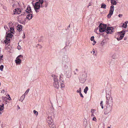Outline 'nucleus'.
Masks as SVG:
<instances>
[{
  "instance_id": "1",
  "label": "nucleus",
  "mask_w": 128,
  "mask_h": 128,
  "mask_svg": "<svg viewBox=\"0 0 128 128\" xmlns=\"http://www.w3.org/2000/svg\"><path fill=\"white\" fill-rule=\"evenodd\" d=\"M51 76L53 79V85L54 86L55 88L58 89L60 86L59 84H60V82L58 81V80L57 78V76L54 74H52Z\"/></svg>"
},
{
  "instance_id": "2",
  "label": "nucleus",
  "mask_w": 128,
  "mask_h": 128,
  "mask_svg": "<svg viewBox=\"0 0 128 128\" xmlns=\"http://www.w3.org/2000/svg\"><path fill=\"white\" fill-rule=\"evenodd\" d=\"M65 69L66 70V76L67 77L69 78L71 76L72 70L71 67L69 65L68 66H64Z\"/></svg>"
},
{
  "instance_id": "3",
  "label": "nucleus",
  "mask_w": 128,
  "mask_h": 128,
  "mask_svg": "<svg viewBox=\"0 0 128 128\" xmlns=\"http://www.w3.org/2000/svg\"><path fill=\"white\" fill-rule=\"evenodd\" d=\"M69 58L66 55L63 56L61 59V62L62 64H64V66L66 65L67 66L66 64H68L69 62Z\"/></svg>"
},
{
  "instance_id": "4",
  "label": "nucleus",
  "mask_w": 128,
  "mask_h": 128,
  "mask_svg": "<svg viewBox=\"0 0 128 128\" xmlns=\"http://www.w3.org/2000/svg\"><path fill=\"white\" fill-rule=\"evenodd\" d=\"M87 74L85 73H83L80 74L79 78L80 82L84 83L86 80Z\"/></svg>"
},
{
  "instance_id": "5",
  "label": "nucleus",
  "mask_w": 128,
  "mask_h": 128,
  "mask_svg": "<svg viewBox=\"0 0 128 128\" xmlns=\"http://www.w3.org/2000/svg\"><path fill=\"white\" fill-rule=\"evenodd\" d=\"M106 26H107L106 24H102V23L100 24L98 27L99 29V32H102L105 31Z\"/></svg>"
},
{
  "instance_id": "6",
  "label": "nucleus",
  "mask_w": 128,
  "mask_h": 128,
  "mask_svg": "<svg viewBox=\"0 0 128 128\" xmlns=\"http://www.w3.org/2000/svg\"><path fill=\"white\" fill-rule=\"evenodd\" d=\"M41 7V6L38 2H36L34 6V9L36 13L39 12V9Z\"/></svg>"
},
{
  "instance_id": "7",
  "label": "nucleus",
  "mask_w": 128,
  "mask_h": 128,
  "mask_svg": "<svg viewBox=\"0 0 128 128\" xmlns=\"http://www.w3.org/2000/svg\"><path fill=\"white\" fill-rule=\"evenodd\" d=\"M125 31L124 30H122L121 31L118 32V34L120 36L119 38H117L118 40H120L123 38L124 37V35L125 33Z\"/></svg>"
},
{
  "instance_id": "8",
  "label": "nucleus",
  "mask_w": 128,
  "mask_h": 128,
  "mask_svg": "<svg viewBox=\"0 0 128 128\" xmlns=\"http://www.w3.org/2000/svg\"><path fill=\"white\" fill-rule=\"evenodd\" d=\"M106 103L107 104L109 105L112 104V98L110 96L108 95L106 96Z\"/></svg>"
},
{
  "instance_id": "9",
  "label": "nucleus",
  "mask_w": 128,
  "mask_h": 128,
  "mask_svg": "<svg viewBox=\"0 0 128 128\" xmlns=\"http://www.w3.org/2000/svg\"><path fill=\"white\" fill-rule=\"evenodd\" d=\"M112 109V106H107L106 108L104 110V114L105 115L109 113Z\"/></svg>"
},
{
  "instance_id": "10",
  "label": "nucleus",
  "mask_w": 128,
  "mask_h": 128,
  "mask_svg": "<svg viewBox=\"0 0 128 128\" xmlns=\"http://www.w3.org/2000/svg\"><path fill=\"white\" fill-rule=\"evenodd\" d=\"M58 81L60 82V87L61 88L64 87V85L63 82V79L61 75H60V79L59 80H58Z\"/></svg>"
},
{
  "instance_id": "11",
  "label": "nucleus",
  "mask_w": 128,
  "mask_h": 128,
  "mask_svg": "<svg viewBox=\"0 0 128 128\" xmlns=\"http://www.w3.org/2000/svg\"><path fill=\"white\" fill-rule=\"evenodd\" d=\"M114 28L112 27H108L106 30V32L108 34H112L113 32Z\"/></svg>"
},
{
  "instance_id": "12",
  "label": "nucleus",
  "mask_w": 128,
  "mask_h": 128,
  "mask_svg": "<svg viewBox=\"0 0 128 128\" xmlns=\"http://www.w3.org/2000/svg\"><path fill=\"white\" fill-rule=\"evenodd\" d=\"M21 11V10L19 8L18 9V8L17 9H14V14H20Z\"/></svg>"
},
{
  "instance_id": "13",
  "label": "nucleus",
  "mask_w": 128,
  "mask_h": 128,
  "mask_svg": "<svg viewBox=\"0 0 128 128\" xmlns=\"http://www.w3.org/2000/svg\"><path fill=\"white\" fill-rule=\"evenodd\" d=\"M26 12L28 13H32V12L31 10V8L30 6L28 7L26 10Z\"/></svg>"
},
{
  "instance_id": "14",
  "label": "nucleus",
  "mask_w": 128,
  "mask_h": 128,
  "mask_svg": "<svg viewBox=\"0 0 128 128\" xmlns=\"http://www.w3.org/2000/svg\"><path fill=\"white\" fill-rule=\"evenodd\" d=\"M114 10V6L113 5H112L110 6V10L109 11L110 14H112Z\"/></svg>"
},
{
  "instance_id": "15",
  "label": "nucleus",
  "mask_w": 128,
  "mask_h": 128,
  "mask_svg": "<svg viewBox=\"0 0 128 128\" xmlns=\"http://www.w3.org/2000/svg\"><path fill=\"white\" fill-rule=\"evenodd\" d=\"M13 0L12 3L13 4L12 5V6L14 8H15L16 7V6L18 5V3L17 1H15V0Z\"/></svg>"
},
{
  "instance_id": "16",
  "label": "nucleus",
  "mask_w": 128,
  "mask_h": 128,
  "mask_svg": "<svg viewBox=\"0 0 128 128\" xmlns=\"http://www.w3.org/2000/svg\"><path fill=\"white\" fill-rule=\"evenodd\" d=\"M32 14L31 13V14H28L26 16V18L28 19L29 20H30L32 18Z\"/></svg>"
},
{
  "instance_id": "17",
  "label": "nucleus",
  "mask_w": 128,
  "mask_h": 128,
  "mask_svg": "<svg viewBox=\"0 0 128 128\" xmlns=\"http://www.w3.org/2000/svg\"><path fill=\"white\" fill-rule=\"evenodd\" d=\"M47 122L48 124L51 123L53 122V120L50 117L48 116L47 118Z\"/></svg>"
},
{
  "instance_id": "18",
  "label": "nucleus",
  "mask_w": 128,
  "mask_h": 128,
  "mask_svg": "<svg viewBox=\"0 0 128 128\" xmlns=\"http://www.w3.org/2000/svg\"><path fill=\"white\" fill-rule=\"evenodd\" d=\"M48 1L46 0H44V2L43 4V5H44V7H45V8H46L48 6Z\"/></svg>"
},
{
  "instance_id": "19",
  "label": "nucleus",
  "mask_w": 128,
  "mask_h": 128,
  "mask_svg": "<svg viewBox=\"0 0 128 128\" xmlns=\"http://www.w3.org/2000/svg\"><path fill=\"white\" fill-rule=\"evenodd\" d=\"M48 124L50 128H56L55 125L52 122Z\"/></svg>"
},
{
  "instance_id": "20",
  "label": "nucleus",
  "mask_w": 128,
  "mask_h": 128,
  "mask_svg": "<svg viewBox=\"0 0 128 128\" xmlns=\"http://www.w3.org/2000/svg\"><path fill=\"white\" fill-rule=\"evenodd\" d=\"M6 34H7L6 36V38H12L13 36V35L11 34L10 33H8L7 34V33L6 32Z\"/></svg>"
},
{
  "instance_id": "21",
  "label": "nucleus",
  "mask_w": 128,
  "mask_h": 128,
  "mask_svg": "<svg viewBox=\"0 0 128 128\" xmlns=\"http://www.w3.org/2000/svg\"><path fill=\"white\" fill-rule=\"evenodd\" d=\"M10 42V38H6V40H4V42L5 44H8Z\"/></svg>"
},
{
  "instance_id": "22",
  "label": "nucleus",
  "mask_w": 128,
  "mask_h": 128,
  "mask_svg": "<svg viewBox=\"0 0 128 128\" xmlns=\"http://www.w3.org/2000/svg\"><path fill=\"white\" fill-rule=\"evenodd\" d=\"M17 27V29L19 32H20L22 30V25L19 24L18 26Z\"/></svg>"
},
{
  "instance_id": "23",
  "label": "nucleus",
  "mask_w": 128,
  "mask_h": 128,
  "mask_svg": "<svg viewBox=\"0 0 128 128\" xmlns=\"http://www.w3.org/2000/svg\"><path fill=\"white\" fill-rule=\"evenodd\" d=\"M40 4H41V7L43 8L44 7V5H43V4L44 2V1L43 0H39V2Z\"/></svg>"
},
{
  "instance_id": "24",
  "label": "nucleus",
  "mask_w": 128,
  "mask_h": 128,
  "mask_svg": "<svg viewBox=\"0 0 128 128\" xmlns=\"http://www.w3.org/2000/svg\"><path fill=\"white\" fill-rule=\"evenodd\" d=\"M25 95H22L20 98L19 100V101H21L22 102L23 100H24V98H25Z\"/></svg>"
},
{
  "instance_id": "25",
  "label": "nucleus",
  "mask_w": 128,
  "mask_h": 128,
  "mask_svg": "<svg viewBox=\"0 0 128 128\" xmlns=\"http://www.w3.org/2000/svg\"><path fill=\"white\" fill-rule=\"evenodd\" d=\"M101 8H102L106 9V5L102 3L101 5Z\"/></svg>"
},
{
  "instance_id": "26",
  "label": "nucleus",
  "mask_w": 128,
  "mask_h": 128,
  "mask_svg": "<svg viewBox=\"0 0 128 128\" xmlns=\"http://www.w3.org/2000/svg\"><path fill=\"white\" fill-rule=\"evenodd\" d=\"M10 31L12 34H13L14 32V28L12 27L10 28Z\"/></svg>"
},
{
  "instance_id": "27",
  "label": "nucleus",
  "mask_w": 128,
  "mask_h": 128,
  "mask_svg": "<svg viewBox=\"0 0 128 128\" xmlns=\"http://www.w3.org/2000/svg\"><path fill=\"white\" fill-rule=\"evenodd\" d=\"M112 4L113 5H116L117 3V2L115 0H114L113 2H111Z\"/></svg>"
},
{
  "instance_id": "28",
  "label": "nucleus",
  "mask_w": 128,
  "mask_h": 128,
  "mask_svg": "<svg viewBox=\"0 0 128 128\" xmlns=\"http://www.w3.org/2000/svg\"><path fill=\"white\" fill-rule=\"evenodd\" d=\"M88 90V87L87 86H86L85 88L84 89V92L85 94H86L87 91Z\"/></svg>"
},
{
  "instance_id": "29",
  "label": "nucleus",
  "mask_w": 128,
  "mask_h": 128,
  "mask_svg": "<svg viewBox=\"0 0 128 128\" xmlns=\"http://www.w3.org/2000/svg\"><path fill=\"white\" fill-rule=\"evenodd\" d=\"M16 63V64H20L21 63V61H19V60H15Z\"/></svg>"
},
{
  "instance_id": "30",
  "label": "nucleus",
  "mask_w": 128,
  "mask_h": 128,
  "mask_svg": "<svg viewBox=\"0 0 128 128\" xmlns=\"http://www.w3.org/2000/svg\"><path fill=\"white\" fill-rule=\"evenodd\" d=\"M105 42L104 41V40H103L102 41V42L100 43L101 46H103L105 45Z\"/></svg>"
},
{
  "instance_id": "31",
  "label": "nucleus",
  "mask_w": 128,
  "mask_h": 128,
  "mask_svg": "<svg viewBox=\"0 0 128 128\" xmlns=\"http://www.w3.org/2000/svg\"><path fill=\"white\" fill-rule=\"evenodd\" d=\"M103 101H101L100 104V106H101L102 108V109H103L104 108V106H103Z\"/></svg>"
},
{
  "instance_id": "32",
  "label": "nucleus",
  "mask_w": 128,
  "mask_h": 128,
  "mask_svg": "<svg viewBox=\"0 0 128 128\" xmlns=\"http://www.w3.org/2000/svg\"><path fill=\"white\" fill-rule=\"evenodd\" d=\"M4 68V66L3 65H1L0 66V70L2 71L3 70V68Z\"/></svg>"
},
{
  "instance_id": "33",
  "label": "nucleus",
  "mask_w": 128,
  "mask_h": 128,
  "mask_svg": "<svg viewBox=\"0 0 128 128\" xmlns=\"http://www.w3.org/2000/svg\"><path fill=\"white\" fill-rule=\"evenodd\" d=\"M33 112L34 114H35L36 116L38 115V112L35 110H34Z\"/></svg>"
},
{
  "instance_id": "34",
  "label": "nucleus",
  "mask_w": 128,
  "mask_h": 128,
  "mask_svg": "<svg viewBox=\"0 0 128 128\" xmlns=\"http://www.w3.org/2000/svg\"><path fill=\"white\" fill-rule=\"evenodd\" d=\"M77 92L80 93L81 92V88H79V89L78 90H77Z\"/></svg>"
},
{
  "instance_id": "35",
  "label": "nucleus",
  "mask_w": 128,
  "mask_h": 128,
  "mask_svg": "<svg viewBox=\"0 0 128 128\" xmlns=\"http://www.w3.org/2000/svg\"><path fill=\"white\" fill-rule=\"evenodd\" d=\"M29 90V89H28L25 92V94L24 95H25L26 94H28V93Z\"/></svg>"
},
{
  "instance_id": "36",
  "label": "nucleus",
  "mask_w": 128,
  "mask_h": 128,
  "mask_svg": "<svg viewBox=\"0 0 128 128\" xmlns=\"http://www.w3.org/2000/svg\"><path fill=\"white\" fill-rule=\"evenodd\" d=\"M112 14H110V13L109 12V14H108L107 15V17L108 18H110V17H111V16L112 15Z\"/></svg>"
},
{
  "instance_id": "37",
  "label": "nucleus",
  "mask_w": 128,
  "mask_h": 128,
  "mask_svg": "<svg viewBox=\"0 0 128 128\" xmlns=\"http://www.w3.org/2000/svg\"><path fill=\"white\" fill-rule=\"evenodd\" d=\"M94 36H92L90 38V40L92 41H93L94 40Z\"/></svg>"
},
{
  "instance_id": "38",
  "label": "nucleus",
  "mask_w": 128,
  "mask_h": 128,
  "mask_svg": "<svg viewBox=\"0 0 128 128\" xmlns=\"http://www.w3.org/2000/svg\"><path fill=\"white\" fill-rule=\"evenodd\" d=\"M8 26L10 28L12 27L11 25L12 24V23L11 22H10L8 24Z\"/></svg>"
},
{
  "instance_id": "39",
  "label": "nucleus",
  "mask_w": 128,
  "mask_h": 128,
  "mask_svg": "<svg viewBox=\"0 0 128 128\" xmlns=\"http://www.w3.org/2000/svg\"><path fill=\"white\" fill-rule=\"evenodd\" d=\"M95 111V110L93 109H91V112L92 114L94 113V112Z\"/></svg>"
},
{
  "instance_id": "40",
  "label": "nucleus",
  "mask_w": 128,
  "mask_h": 128,
  "mask_svg": "<svg viewBox=\"0 0 128 128\" xmlns=\"http://www.w3.org/2000/svg\"><path fill=\"white\" fill-rule=\"evenodd\" d=\"M17 48L18 50H20L21 49V47L20 46L18 45V46L17 47Z\"/></svg>"
},
{
  "instance_id": "41",
  "label": "nucleus",
  "mask_w": 128,
  "mask_h": 128,
  "mask_svg": "<svg viewBox=\"0 0 128 128\" xmlns=\"http://www.w3.org/2000/svg\"><path fill=\"white\" fill-rule=\"evenodd\" d=\"M122 27L124 28H126L127 26H126L124 24V23L122 25Z\"/></svg>"
},
{
  "instance_id": "42",
  "label": "nucleus",
  "mask_w": 128,
  "mask_h": 128,
  "mask_svg": "<svg viewBox=\"0 0 128 128\" xmlns=\"http://www.w3.org/2000/svg\"><path fill=\"white\" fill-rule=\"evenodd\" d=\"M4 28L5 30H7V29H8V28L7 26H4Z\"/></svg>"
},
{
  "instance_id": "43",
  "label": "nucleus",
  "mask_w": 128,
  "mask_h": 128,
  "mask_svg": "<svg viewBox=\"0 0 128 128\" xmlns=\"http://www.w3.org/2000/svg\"><path fill=\"white\" fill-rule=\"evenodd\" d=\"M3 57V55H2L1 56H0V62H1V60H2V58Z\"/></svg>"
},
{
  "instance_id": "44",
  "label": "nucleus",
  "mask_w": 128,
  "mask_h": 128,
  "mask_svg": "<svg viewBox=\"0 0 128 128\" xmlns=\"http://www.w3.org/2000/svg\"><path fill=\"white\" fill-rule=\"evenodd\" d=\"M19 58H23V56L22 55H20L18 56Z\"/></svg>"
},
{
  "instance_id": "45",
  "label": "nucleus",
  "mask_w": 128,
  "mask_h": 128,
  "mask_svg": "<svg viewBox=\"0 0 128 128\" xmlns=\"http://www.w3.org/2000/svg\"><path fill=\"white\" fill-rule=\"evenodd\" d=\"M20 58H19L18 56L16 58V60H19V61H21V60Z\"/></svg>"
},
{
  "instance_id": "46",
  "label": "nucleus",
  "mask_w": 128,
  "mask_h": 128,
  "mask_svg": "<svg viewBox=\"0 0 128 128\" xmlns=\"http://www.w3.org/2000/svg\"><path fill=\"white\" fill-rule=\"evenodd\" d=\"M80 96L81 97H82V98H84V96H83L82 95V94L81 93V92L80 93Z\"/></svg>"
},
{
  "instance_id": "47",
  "label": "nucleus",
  "mask_w": 128,
  "mask_h": 128,
  "mask_svg": "<svg viewBox=\"0 0 128 128\" xmlns=\"http://www.w3.org/2000/svg\"><path fill=\"white\" fill-rule=\"evenodd\" d=\"M3 108L0 106V111H2L4 109Z\"/></svg>"
},
{
  "instance_id": "48",
  "label": "nucleus",
  "mask_w": 128,
  "mask_h": 128,
  "mask_svg": "<svg viewBox=\"0 0 128 128\" xmlns=\"http://www.w3.org/2000/svg\"><path fill=\"white\" fill-rule=\"evenodd\" d=\"M4 90H2L1 91V92L4 94Z\"/></svg>"
},
{
  "instance_id": "49",
  "label": "nucleus",
  "mask_w": 128,
  "mask_h": 128,
  "mask_svg": "<svg viewBox=\"0 0 128 128\" xmlns=\"http://www.w3.org/2000/svg\"><path fill=\"white\" fill-rule=\"evenodd\" d=\"M8 98V100H10V96L9 95H8V96H7Z\"/></svg>"
},
{
  "instance_id": "50",
  "label": "nucleus",
  "mask_w": 128,
  "mask_h": 128,
  "mask_svg": "<svg viewBox=\"0 0 128 128\" xmlns=\"http://www.w3.org/2000/svg\"><path fill=\"white\" fill-rule=\"evenodd\" d=\"M128 22L127 21H126L125 22V25H126V26H127V24L128 23Z\"/></svg>"
},
{
  "instance_id": "51",
  "label": "nucleus",
  "mask_w": 128,
  "mask_h": 128,
  "mask_svg": "<svg viewBox=\"0 0 128 128\" xmlns=\"http://www.w3.org/2000/svg\"><path fill=\"white\" fill-rule=\"evenodd\" d=\"M4 104H2L1 105H0V106H1L2 107H3V108H4Z\"/></svg>"
},
{
  "instance_id": "52",
  "label": "nucleus",
  "mask_w": 128,
  "mask_h": 128,
  "mask_svg": "<svg viewBox=\"0 0 128 128\" xmlns=\"http://www.w3.org/2000/svg\"><path fill=\"white\" fill-rule=\"evenodd\" d=\"M118 16L120 17H122V14H119Z\"/></svg>"
},
{
  "instance_id": "53",
  "label": "nucleus",
  "mask_w": 128,
  "mask_h": 128,
  "mask_svg": "<svg viewBox=\"0 0 128 128\" xmlns=\"http://www.w3.org/2000/svg\"><path fill=\"white\" fill-rule=\"evenodd\" d=\"M92 120H96V118L95 117H94L93 118Z\"/></svg>"
},
{
  "instance_id": "54",
  "label": "nucleus",
  "mask_w": 128,
  "mask_h": 128,
  "mask_svg": "<svg viewBox=\"0 0 128 128\" xmlns=\"http://www.w3.org/2000/svg\"><path fill=\"white\" fill-rule=\"evenodd\" d=\"M23 38H25V34H24V36H23V37H22Z\"/></svg>"
},
{
  "instance_id": "55",
  "label": "nucleus",
  "mask_w": 128,
  "mask_h": 128,
  "mask_svg": "<svg viewBox=\"0 0 128 128\" xmlns=\"http://www.w3.org/2000/svg\"><path fill=\"white\" fill-rule=\"evenodd\" d=\"M93 41H94V44H93V45H94L96 43V42H95V41L94 40Z\"/></svg>"
},
{
  "instance_id": "56",
  "label": "nucleus",
  "mask_w": 128,
  "mask_h": 128,
  "mask_svg": "<svg viewBox=\"0 0 128 128\" xmlns=\"http://www.w3.org/2000/svg\"><path fill=\"white\" fill-rule=\"evenodd\" d=\"M75 70L76 72H78V70L77 69H76Z\"/></svg>"
},
{
  "instance_id": "57",
  "label": "nucleus",
  "mask_w": 128,
  "mask_h": 128,
  "mask_svg": "<svg viewBox=\"0 0 128 128\" xmlns=\"http://www.w3.org/2000/svg\"><path fill=\"white\" fill-rule=\"evenodd\" d=\"M77 72H75V71H74V74L75 75L77 74V73H76Z\"/></svg>"
},
{
  "instance_id": "58",
  "label": "nucleus",
  "mask_w": 128,
  "mask_h": 128,
  "mask_svg": "<svg viewBox=\"0 0 128 128\" xmlns=\"http://www.w3.org/2000/svg\"><path fill=\"white\" fill-rule=\"evenodd\" d=\"M91 5V3H90L88 6H90Z\"/></svg>"
},
{
  "instance_id": "59",
  "label": "nucleus",
  "mask_w": 128,
  "mask_h": 128,
  "mask_svg": "<svg viewBox=\"0 0 128 128\" xmlns=\"http://www.w3.org/2000/svg\"><path fill=\"white\" fill-rule=\"evenodd\" d=\"M94 116V114H92L91 115V116L92 117V116Z\"/></svg>"
},
{
  "instance_id": "60",
  "label": "nucleus",
  "mask_w": 128,
  "mask_h": 128,
  "mask_svg": "<svg viewBox=\"0 0 128 128\" xmlns=\"http://www.w3.org/2000/svg\"><path fill=\"white\" fill-rule=\"evenodd\" d=\"M92 52H94H94H95V51L94 50H92Z\"/></svg>"
},
{
  "instance_id": "61",
  "label": "nucleus",
  "mask_w": 128,
  "mask_h": 128,
  "mask_svg": "<svg viewBox=\"0 0 128 128\" xmlns=\"http://www.w3.org/2000/svg\"><path fill=\"white\" fill-rule=\"evenodd\" d=\"M5 103L6 104H7V102L6 101Z\"/></svg>"
},
{
  "instance_id": "62",
  "label": "nucleus",
  "mask_w": 128,
  "mask_h": 128,
  "mask_svg": "<svg viewBox=\"0 0 128 128\" xmlns=\"http://www.w3.org/2000/svg\"><path fill=\"white\" fill-rule=\"evenodd\" d=\"M126 39L125 38H124V40H126Z\"/></svg>"
},
{
  "instance_id": "63",
  "label": "nucleus",
  "mask_w": 128,
  "mask_h": 128,
  "mask_svg": "<svg viewBox=\"0 0 128 128\" xmlns=\"http://www.w3.org/2000/svg\"><path fill=\"white\" fill-rule=\"evenodd\" d=\"M89 7V6H88V8Z\"/></svg>"
},
{
  "instance_id": "64",
  "label": "nucleus",
  "mask_w": 128,
  "mask_h": 128,
  "mask_svg": "<svg viewBox=\"0 0 128 128\" xmlns=\"http://www.w3.org/2000/svg\"><path fill=\"white\" fill-rule=\"evenodd\" d=\"M18 108H20V107H19Z\"/></svg>"
}]
</instances>
